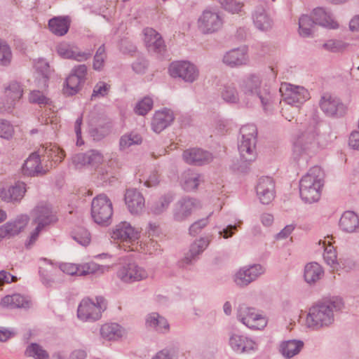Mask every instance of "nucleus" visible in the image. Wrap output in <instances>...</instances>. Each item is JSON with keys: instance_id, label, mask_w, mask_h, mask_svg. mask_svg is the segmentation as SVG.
Segmentation results:
<instances>
[{"instance_id": "nucleus-1", "label": "nucleus", "mask_w": 359, "mask_h": 359, "mask_svg": "<svg viewBox=\"0 0 359 359\" xmlns=\"http://www.w3.org/2000/svg\"><path fill=\"white\" fill-rule=\"evenodd\" d=\"M239 87L246 96L259 100L264 111L271 109L273 96L268 86L263 83L260 75L252 74L243 77L239 82Z\"/></svg>"}, {"instance_id": "nucleus-2", "label": "nucleus", "mask_w": 359, "mask_h": 359, "mask_svg": "<svg viewBox=\"0 0 359 359\" xmlns=\"http://www.w3.org/2000/svg\"><path fill=\"white\" fill-rule=\"evenodd\" d=\"M342 306L340 300L327 301L313 306L306 317L307 326L318 330L330 325L334 320V312L340 310Z\"/></svg>"}, {"instance_id": "nucleus-3", "label": "nucleus", "mask_w": 359, "mask_h": 359, "mask_svg": "<svg viewBox=\"0 0 359 359\" xmlns=\"http://www.w3.org/2000/svg\"><path fill=\"white\" fill-rule=\"evenodd\" d=\"M324 177L325 174L321 168L314 166L302 177L299 192L304 202L312 203L319 200L321 188L324 184Z\"/></svg>"}, {"instance_id": "nucleus-4", "label": "nucleus", "mask_w": 359, "mask_h": 359, "mask_svg": "<svg viewBox=\"0 0 359 359\" xmlns=\"http://www.w3.org/2000/svg\"><path fill=\"white\" fill-rule=\"evenodd\" d=\"M318 132L313 126L302 131L293 144L292 156L296 161H307L318 151Z\"/></svg>"}, {"instance_id": "nucleus-5", "label": "nucleus", "mask_w": 359, "mask_h": 359, "mask_svg": "<svg viewBox=\"0 0 359 359\" xmlns=\"http://www.w3.org/2000/svg\"><path fill=\"white\" fill-rule=\"evenodd\" d=\"M240 133L241 139L238 148L241 159L244 162L254 161L257 156L256 151L257 127L254 124L245 125L240 129Z\"/></svg>"}, {"instance_id": "nucleus-6", "label": "nucleus", "mask_w": 359, "mask_h": 359, "mask_svg": "<svg viewBox=\"0 0 359 359\" xmlns=\"http://www.w3.org/2000/svg\"><path fill=\"white\" fill-rule=\"evenodd\" d=\"M107 309L105 299L102 297H97L93 301L85 298L80 302L77 309V317L79 320L86 322H93L99 320L102 313Z\"/></svg>"}, {"instance_id": "nucleus-7", "label": "nucleus", "mask_w": 359, "mask_h": 359, "mask_svg": "<svg viewBox=\"0 0 359 359\" xmlns=\"http://www.w3.org/2000/svg\"><path fill=\"white\" fill-rule=\"evenodd\" d=\"M112 214V203L105 194H99L93 199L91 217L95 223L100 225H109Z\"/></svg>"}, {"instance_id": "nucleus-8", "label": "nucleus", "mask_w": 359, "mask_h": 359, "mask_svg": "<svg viewBox=\"0 0 359 359\" xmlns=\"http://www.w3.org/2000/svg\"><path fill=\"white\" fill-rule=\"evenodd\" d=\"M237 319L252 330H262L266 326L267 321L262 314L253 307L241 304L237 309Z\"/></svg>"}, {"instance_id": "nucleus-9", "label": "nucleus", "mask_w": 359, "mask_h": 359, "mask_svg": "<svg viewBox=\"0 0 359 359\" xmlns=\"http://www.w3.org/2000/svg\"><path fill=\"white\" fill-rule=\"evenodd\" d=\"M280 93L284 102L296 107H299L310 98V94L304 87L287 83L281 84Z\"/></svg>"}, {"instance_id": "nucleus-10", "label": "nucleus", "mask_w": 359, "mask_h": 359, "mask_svg": "<svg viewBox=\"0 0 359 359\" xmlns=\"http://www.w3.org/2000/svg\"><path fill=\"white\" fill-rule=\"evenodd\" d=\"M168 72L172 78H178L189 83L196 81L199 76L198 68L188 61L172 62L169 67Z\"/></svg>"}, {"instance_id": "nucleus-11", "label": "nucleus", "mask_w": 359, "mask_h": 359, "mask_svg": "<svg viewBox=\"0 0 359 359\" xmlns=\"http://www.w3.org/2000/svg\"><path fill=\"white\" fill-rule=\"evenodd\" d=\"M117 278L124 283H133L148 277L147 271L134 262L120 264L116 271Z\"/></svg>"}, {"instance_id": "nucleus-12", "label": "nucleus", "mask_w": 359, "mask_h": 359, "mask_svg": "<svg viewBox=\"0 0 359 359\" xmlns=\"http://www.w3.org/2000/svg\"><path fill=\"white\" fill-rule=\"evenodd\" d=\"M223 22V18L218 12L206 9L199 16L197 26L201 33L209 34L219 31L222 27Z\"/></svg>"}, {"instance_id": "nucleus-13", "label": "nucleus", "mask_w": 359, "mask_h": 359, "mask_svg": "<svg viewBox=\"0 0 359 359\" xmlns=\"http://www.w3.org/2000/svg\"><path fill=\"white\" fill-rule=\"evenodd\" d=\"M264 272L265 269L261 264L245 266L234 273L233 280L238 287H245L256 280Z\"/></svg>"}, {"instance_id": "nucleus-14", "label": "nucleus", "mask_w": 359, "mask_h": 359, "mask_svg": "<svg viewBox=\"0 0 359 359\" xmlns=\"http://www.w3.org/2000/svg\"><path fill=\"white\" fill-rule=\"evenodd\" d=\"M140 231L131 226L127 222H121L116 226L111 232V238L123 243H130L134 245L135 242L140 238ZM128 250H135L133 246H128Z\"/></svg>"}, {"instance_id": "nucleus-15", "label": "nucleus", "mask_w": 359, "mask_h": 359, "mask_svg": "<svg viewBox=\"0 0 359 359\" xmlns=\"http://www.w3.org/2000/svg\"><path fill=\"white\" fill-rule=\"evenodd\" d=\"M32 224L48 226L57 222V218L52 206L46 202L39 203L32 210Z\"/></svg>"}, {"instance_id": "nucleus-16", "label": "nucleus", "mask_w": 359, "mask_h": 359, "mask_svg": "<svg viewBox=\"0 0 359 359\" xmlns=\"http://www.w3.org/2000/svg\"><path fill=\"white\" fill-rule=\"evenodd\" d=\"M22 94L23 90L20 84L16 81L11 82L5 87L4 98L0 102V112L11 111Z\"/></svg>"}, {"instance_id": "nucleus-17", "label": "nucleus", "mask_w": 359, "mask_h": 359, "mask_svg": "<svg viewBox=\"0 0 359 359\" xmlns=\"http://www.w3.org/2000/svg\"><path fill=\"white\" fill-rule=\"evenodd\" d=\"M200 207V203L196 198L185 196L178 200L173 208V218L175 221L182 222L191 216L193 211Z\"/></svg>"}, {"instance_id": "nucleus-18", "label": "nucleus", "mask_w": 359, "mask_h": 359, "mask_svg": "<svg viewBox=\"0 0 359 359\" xmlns=\"http://www.w3.org/2000/svg\"><path fill=\"white\" fill-rule=\"evenodd\" d=\"M320 107L328 116L341 117L346 112V105L337 97L325 94L320 100Z\"/></svg>"}, {"instance_id": "nucleus-19", "label": "nucleus", "mask_w": 359, "mask_h": 359, "mask_svg": "<svg viewBox=\"0 0 359 359\" xmlns=\"http://www.w3.org/2000/svg\"><path fill=\"white\" fill-rule=\"evenodd\" d=\"M256 193L262 204H269L275 198V182L271 177H262L259 179Z\"/></svg>"}, {"instance_id": "nucleus-20", "label": "nucleus", "mask_w": 359, "mask_h": 359, "mask_svg": "<svg viewBox=\"0 0 359 359\" xmlns=\"http://www.w3.org/2000/svg\"><path fill=\"white\" fill-rule=\"evenodd\" d=\"M29 221L27 215H22L0 226V238H10L19 234L26 227Z\"/></svg>"}, {"instance_id": "nucleus-21", "label": "nucleus", "mask_w": 359, "mask_h": 359, "mask_svg": "<svg viewBox=\"0 0 359 359\" xmlns=\"http://www.w3.org/2000/svg\"><path fill=\"white\" fill-rule=\"evenodd\" d=\"M103 161V154L97 149H90L86 153L77 154L72 158V162L76 167L90 165L97 168Z\"/></svg>"}, {"instance_id": "nucleus-22", "label": "nucleus", "mask_w": 359, "mask_h": 359, "mask_svg": "<svg viewBox=\"0 0 359 359\" xmlns=\"http://www.w3.org/2000/svg\"><path fill=\"white\" fill-rule=\"evenodd\" d=\"M183 160L189 165H203L209 163L212 160V154L199 148H191L184 151Z\"/></svg>"}, {"instance_id": "nucleus-23", "label": "nucleus", "mask_w": 359, "mask_h": 359, "mask_svg": "<svg viewBox=\"0 0 359 359\" xmlns=\"http://www.w3.org/2000/svg\"><path fill=\"white\" fill-rule=\"evenodd\" d=\"M316 25L329 29H337L339 25L334 19L332 12L323 7H317L311 12Z\"/></svg>"}, {"instance_id": "nucleus-24", "label": "nucleus", "mask_w": 359, "mask_h": 359, "mask_svg": "<svg viewBox=\"0 0 359 359\" xmlns=\"http://www.w3.org/2000/svg\"><path fill=\"white\" fill-rule=\"evenodd\" d=\"M60 56L65 59H73L78 62L86 61L92 55V51H81L77 47L67 43H61L57 46Z\"/></svg>"}, {"instance_id": "nucleus-25", "label": "nucleus", "mask_w": 359, "mask_h": 359, "mask_svg": "<svg viewBox=\"0 0 359 359\" xmlns=\"http://www.w3.org/2000/svg\"><path fill=\"white\" fill-rule=\"evenodd\" d=\"M229 345L236 353H243L256 348V343L251 339L234 332L229 335Z\"/></svg>"}, {"instance_id": "nucleus-26", "label": "nucleus", "mask_w": 359, "mask_h": 359, "mask_svg": "<svg viewBox=\"0 0 359 359\" xmlns=\"http://www.w3.org/2000/svg\"><path fill=\"white\" fill-rule=\"evenodd\" d=\"M144 41L149 52L161 53L165 50V46L160 34L152 28L144 29Z\"/></svg>"}, {"instance_id": "nucleus-27", "label": "nucleus", "mask_w": 359, "mask_h": 359, "mask_svg": "<svg viewBox=\"0 0 359 359\" xmlns=\"http://www.w3.org/2000/svg\"><path fill=\"white\" fill-rule=\"evenodd\" d=\"M126 204L133 215L141 213L144 208V198L142 194L136 189H128L125 194Z\"/></svg>"}, {"instance_id": "nucleus-28", "label": "nucleus", "mask_w": 359, "mask_h": 359, "mask_svg": "<svg viewBox=\"0 0 359 359\" xmlns=\"http://www.w3.org/2000/svg\"><path fill=\"white\" fill-rule=\"evenodd\" d=\"M173 120L174 115L171 110L165 109L162 111H158L155 113L152 119V129L155 133H159L170 126Z\"/></svg>"}, {"instance_id": "nucleus-29", "label": "nucleus", "mask_w": 359, "mask_h": 359, "mask_svg": "<svg viewBox=\"0 0 359 359\" xmlns=\"http://www.w3.org/2000/svg\"><path fill=\"white\" fill-rule=\"evenodd\" d=\"M248 60V57L245 47L231 50L223 57L224 63L231 67L245 65Z\"/></svg>"}, {"instance_id": "nucleus-30", "label": "nucleus", "mask_w": 359, "mask_h": 359, "mask_svg": "<svg viewBox=\"0 0 359 359\" xmlns=\"http://www.w3.org/2000/svg\"><path fill=\"white\" fill-rule=\"evenodd\" d=\"M26 191L25 183L18 181L8 189H3L0 196L2 200L7 202L20 201L24 197Z\"/></svg>"}, {"instance_id": "nucleus-31", "label": "nucleus", "mask_w": 359, "mask_h": 359, "mask_svg": "<svg viewBox=\"0 0 359 359\" xmlns=\"http://www.w3.org/2000/svg\"><path fill=\"white\" fill-rule=\"evenodd\" d=\"M210 240L208 238H200L196 240L190 246L189 252L182 260V266L186 264H190L196 257L202 253L208 246Z\"/></svg>"}, {"instance_id": "nucleus-32", "label": "nucleus", "mask_w": 359, "mask_h": 359, "mask_svg": "<svg viewBox=\"0 0 359 359\" xmlns=\"http://www.w3.org/2000/svg\"><path fill=\"white\" fill-rule=\"evenodd\" d=\"M339 226L347 233L359 232V217L353 211L344 212L339 220Z\"/></svg>"}, {"instance_id": "nucleus-33", "label": "nucleus", "mask_w": 359, "mask_h": 359, "mask_svg": "<svg viewBox=\"0 0 359 359\" xmlns=\"http://www.w3.org/2000/svg\"><path fill=\"white\" fill-rule=\"evenodd\" d=\"M22 172L28 176H35L46 172L41 165V160L38 154L32 153L27 158L23 164Z\"/></svg>"}, {"instance_id": "nucleus-34", "label": "nucleus", "mask_w": 359, "mask_h": 359, "mask_svg": "<svg viewBox=\"0 0 359 359\" xmlns=\"http://www.w3.org/2000/svg\"><path fill=\"white\" fill-rule=\"evenodd\" d=\"M201 181V175L190 169L185 170L180 177L181 186L187 191L196 190Z\"/></svg>"}, {"instance_id": "nucleus-35", "label": "nucleus", "mask_w": 359, "mask_h": 359, "mask_svg": "<svg viewBox=\"0 0 359 359\" xmlns=\"http://www.w3.org/2000/svg\"><path fill=\"white\" fill-rule=\"evenodd\" d=\"M1 305L3 307H8L10 309H28L31 306V302L28 298L20 294H14L13 295H7L4 297L1 301Z\"/></svg>"}, {"instance_id": "nucleus-36", "label": "nucleus", "mask_w": 359, "mask_h": 359, "mask_svg": "<svg viewBox=\"0 0 359 359\" xmlns=\"http://www.w3.org/2000/svg\"><path fill=\"white\" fill-rule=\"evenodd\" d=\"M146 325L160 333H166L170 328L167 320L158 313H151L147 316Z\"/></svg>"}, {"instance_id": "nucleus-37", "label": "nucleus", "mask_w": 359, "mask_h": 359, "mask_svg": "<svg viewBox=\"0 0 359 359\" xmlns=\"http://www.w3.org/2000/svg\"><path fill=\"white\" fill-rule=\"evenodd\" d=\"M34 67L39 74L36 78L37 86L41 90L48 87V81L50 74V67L48 62L44 59H39L34 63Z\"/></svg>"}, {"instance_id": "nucleus-38", "label": "nucleus", "mask_w": 359, "mask_h": 359, "mask_svg": "<svg viewBox=\"0 0 359 359\" xmlns=\"http://www.w3.org/2000/svg\"><path fill=\"white\" fill-rule=\"evenodd\" d=\"M304 346L301 340L291 339L281 342L279 351L286 358H291L298 354Z\"/></svg>"}, {"instance_id": "nucleus-39", "label": "nucleus", "mask_w": 359, "mask_h": 359, "mask_svg": "<svg viewBox=\"0 0 359 359\" xmlns=\"http://www.w3.org/2000/svg\"><path fill=\"white\" fill-rule=\"evenodd\" d=\"M324 271L320 264L316 262L309 263L304 268V279L309 284H313L323 276Z\"/></svg>"}, {"instance_id": "nucleus-40", "label": "nucleus", "mask_w": 359, "mask_h": 359, "mask_svg": "<svg viewBox=\"0 0 359 359\" xmlns=\"http://www.w3.org/2000/svg\"><path fill=\"white\" fill-rule=\"evenodd\" d=\"M252 18L255 26L261 31H267L272 27V20L262 7L255 10Z\"/></svg>"}, {"instance_id": "nucleus-41", "label": "nucleus", "mask_w": 359, "mask_h": 359, "mask_svg": "<svg viewBox=\"0 0 359 359\" xmlns=\"http://www.w3.org/2000/svg\"><path fill=\"white\" fill-rule=\"evenodd\" d=\"M51 32L57 36H63L69 28V20L67 17H55L48 22Z\"/></svg>"}, {"instance_id": "nucleus-42", "label": "nucleus", "mask_w": 359, "mask_h": 359, "mask_svg": "<svg viewBox=\"0 0 359 359\" xmlns=\"http://www.w3.org/2000/svg\"><path fill=\"white\" fill-rule=\"evenodd\" d=\"M316 25L312 15H302L299 19V33L303 37L312 36Z\"/></svg>"}, {"instance_id": "nucleus-43", "label": "nucleus", "mask_w": 359, "mask_h": 359, "mask_svg": "<svg viewBox=\"0 0 359 359\" xmlns=\"http://www.w3.org/2000/svg\"><path fill=\"white\" fill-rule=\"evenodd\" d=\"M100 334L103 338L108 340H115L123 334L121 327L116 323H107L100 329Z\"/></svg>"}, {"instance_id": "nucleus-44", "label": "nucleus", "mask_w": 359, "mask_h": 359, "mask_svg": "<svg viewBox=\"0 0 359 359\" xmlns=\"http://www.w3.org/2000/svg\"><path fill=\"white\" fill-rule=\"evenodd\" d=\"M222 99L229 103H237L239 101L238 92L233 83L227 82L223 85L221 89Z\"/></svg>"}, {"instance_id": "nucleus-45", "label": "nucleus", "mask_w": 359, "mask_h": 359, "mask_svg": "<svg viewBox=\"0 0 359 359\" xmlns=\"http://www.w3.org/2000/svg\"><path fill=\"white\" fill-rule=\"evenodd\" d=\"M83 82L75 75L70 74L66 79V86L63 89L64 93L67 95L76 94L81 90V84Z\"/></svg>"}, {"instance_id": "nucleus-46", "label": "nucleus", "mask_w": 359, "mask_h": 359, "mask_svg": "<svg viewBox=\"0 0 359 359\" xmlns=\"http://www.w3.org/2000/svg\"><path fill=\"white\" fill-rule=\"evenodd\" d=\"M173 200L171 194H165L156 201L151 206V210L155 215H160L167 210Z\"/></svg>"}, {"instance_id": "nucleus-47", "label": "nucleus", "mask_w": 359, "mask_h": 359, "mask_svg": "<svg viewBox=\"0 0 359 359\" xmlns=\"http://www.w3.org/2000/svg\"><path fill=\"white\" fill-rule=\"evenodd\" d=\"M142 141V137L138 134L131 133L123 135L119 140V149L122 151L125 150L132 145L140 144Z\"/></svg>"}, {"instance_id": "nucleus-48", "label": "nucleus", "mask_w": 359, "mask_h": 359, "mask_svg": "<svg viewBox=\"0 0 359 359\" xmlns=\"http://www.w3.org/2000/svg\"><path fill=\"white\" fill-rule=\"evenodd\" d=\"M25 355L29 357H33L35 359H49V355L47 351L36 343H32L27 346Z\"/></svg>"}, {"instance_id": "nucleus-49", "label": "nucleus", "mask_w": 359, "mask_h": 359, "mask_svg": "<svg viewBox=\"0 0 359 359\" xmlns=\"http://www.w3.org/2000/svg\"><path fill=\"white\" fill-rule=\"evenodd\" d=\"M72 238L83 246L88 245L90 242V235L87 229L83 227H77L72 233Z\"/></svg>"}, {"instance_id": "nucleus-50", "label": "nucleus", "mask_w": 359, "mask_h": 359, "mask_svg": "<svg viewBox=\"0 0 359 359\" xmlns=\"http://www.w3.org/2000/svg\"><path fill=\"white\" fill-rule=\"evenodd\" d=\"M29 100L31 103L37 104L40 107L50 104L51 102L44 92L39 90H32L29 95Z\"/></svg>"}, {"instance_id": "nucleus-51", "label": "nucleus", "mask_w": 359, "mask_h": 359, "mask_svg": "<svg viewBox=\"0 0 359 359\" xmlns=\"http://www.w3.org/2000/svg\"><path fill=\"white\" fill-rule=\"evenodd\" d=\"M106 58L107 53L104 45L103 44L97 48L94 55L93 64V69L96 71H101L104 67Z\"/></svg>"}, {"instance_id": "nucleus-52", "label": "nucleus", "mask_w": 359, "mask_h": 359, "mask_svg": "<svg viewBox=\"0 0 359 359\" xmlns=\"http://www.w3.org/2000/svg\"><path fill=\"white\" fill-rule=\"evenodd\" d=\"M111 131V126L109 123L92 128L89 130L90 137L95 141H100L107 136Z\"/></svg>"}, {"instance_id": "nucleus-53", "label": "nucleus", "mask_w": 359, "mask_h": 359, "mask_svg": "<svg viewBox=\"0 0 359 359\" xmlns=\"http://www.w3.org/2000/svg\"><path fill=\"white\" fill-rule=\"evenodd\" d=\"M152 107V99L149 97H144L136 104L134 111L137 114L144 116L147 114Z\"/></svg>"}, {"instance_id": "nucleus-54", "label": "nucleus", "mask_w": 359, "mask_h": 359, "mask_svg": "<svg viewBox=\"0 0 359 359\" xmlns=\"http://www.w3.org/2000/svg\"><path fill=\"white\" fill-rule=\"evenodd\" d=\"M323 46L328 51L337 53L345 50L348 44L341 40L330 39L327 41Z\"/></svg>"}, {"instance_id": "nucleus-55", "label": "nucleus", "mask_w": 359, "mask_h": 359, "mask_svg": "<svg viewBox=\"0 0 359 359\" xmlns=\"http://www.w3.org/2000/svg\"><path fill=\"white\" fill-rule=\"evenodd\" d=\"M12 53L8 45L3 41H0V65L6 66L10 64Z\"/></svg>"}, {"instance_id": "nucleus-56", "label": "nucleus", "mask_w": 359, "mask_h": 359, "mask_svg": "<svg viewBox=\"0 0 359 359\" xmlns=\"http://www.w3.org/2000/svg\"><path fill=\"white\" fill-rule=\"evenodd\" d=\"M212 212L210 213V215L205 217L193 223L189 229V234L192 236H195L198 234L203 228H205L208 224L209 223V217L211 216Z\"/></svg>"}, {"instance_id": "nucleus-57", "label": "nucleus", "mask_w": 359, "mask_h": 359, "mask_svg": "<svg viewBox=\"0 0 359 359\" xmlns=\"http://www.w3.org/2000/svg\"><path fill=\"white\" fill-rule=\"evenodd\" d=\"M79 276H86L90 273H95L100 271L103 273V269L100 265L90 262L79 265Z\"/></svg>"}, {"instance_id": "nucleus-58", "label": "nucleus", "mask_w": 359, "mask_h": 359, "mask_svg": "<svg viewBox=\"0 0 359 359\" xmlns=\"http://www.w3.org/2000/svg\"><path fill=\"white\" fill-rule=\"evenodd\" d=\"M224 8L232 13H238L241 11L243 4L235 0H220Z\"/></svg>"}, {"instance_id": "nucleus-59", "label": "nucleus", "mask_w": 359, "mask_h": 359, "mask_svg": "<svg viewBox=\"0 0 359 359\" xmlns=\"http://www.w3.org/2000/svg\"><path fill=\"white\" fill-rule=\"evenodd\" d=\"M110 88V86L104 81L98 82L94 87L91 99L97 97H104L107 95Z\"/></svg>"}, {"instance_id": "nucleus-60", "label": "nucleus", "mask_w": 359, "mask_h": 359, "mask_svg": "<svg viewBox=\"0 0 359 359\" xmlns=\"http://www.w3.org/2000/svg\"><path fill=\"white\" fill-rule=\"evenodd\" d=\"M14 130L12 125L6 120H0V137L9 139L12 137Z\"/></svg>"}, {"instance_id": "nucleus-61", "label": "nucleus", "mask_w": 359, "mask_h": 359, "mask_svg": "<svg viewBox=\"0 0 359 359\" xmlns=\"http://www.w3.org/2000/svg\"><path fill=\"white\" fill-rule=\"evenodd\" d=\"M177 351L175 348H164L158 351L151 359H177Z\"/></svg>"}, {"instance_id": "nucleus-62", "label": "nucleus", "mask_w": 359, "mask_h": 359, "mask_svg": "<svg viewBox=\"0 0 359 359\" xmlns=\"http://www.w3.org/2000/svg\"><path fill=\"white\" fill-rule=\"evenodd\" d=\"M323 258L327 265L332 271H338L340 268V262L337 260L336 252H328L323 254Z\"/></svg>"}, {"instance_id": "nucleus-63", "label": "nucleus", "mask_w": 359, "mask_h": 359, "mask_svg": "<svg viewBox=\"0 0 359 359\" xmlns=\"http://www.w3.org/2000/svg\"><path fill=\"white\" fill-rule=\"evenodd\" d=\"M60 271L70 276H79V265L72 263H62L60 264Z\"/></svg>"}, {"instance_id": "nucleus-64", "label": "nucleus", "mask_w": 359, "mask_h": 359, "mask_svg": "<svg viewBox=\"0 0 359 359\" xmlns=\"http://www.w3.org/2000/svg\"><path fill=\"white\" fill-rule=\"evenodd\" d=\"M87 74V67L85 65H79L72 70L71 74L75 75L76 77L85 81Z\"/></svg>"}]
</instances>
